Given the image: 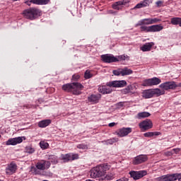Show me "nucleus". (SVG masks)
<instances>
[{
    "mask_svg": "<svg viewBox=\"0 0 181 181\" xmlns=\"http://www.w3.org/2000/svg\"><path fill=\"white\" fill-rule=\"evenodd\" d=\"M0 138H1V135H0Z\"/></svg>",
    "mask_w": 181,
    "mask_h": 181,
    "instance_id": "nucleus-49",
    "label": "nucleus"
},
{
    "mask_svg": "<svg viewBox=\"0 0 181 181\" xmlns=\"http://www.w3.org/2000/svg\"><path fill=\"white\" fill-rule=\"evenodd\" d=\"M163 30V26L161 25H150V32H160Z\"/></svg>",
    "mask_w": 181,
    "mask_h": 181,
    "instance_id": "nucleus-25",
    "label": "nucleus"
},
{
    "mask_svg": "<svg viewBox=\"0 0 181 181\" xmlns=\"http://www.w3.org/2000/svg\"><path fill=\"white\" fill-rule=\"evenodd\" d=\"M80 79V75L75 74L73 75L71 81H77L78 80Z\"/></svg>",
    "mask_w": 181,
    "mask_h": 181,
    "instance_id": "nucleus-39",
    "label": "nucleus"
},
{
    "mask_svg": "<svg viewBox=\"0 0 181 181\" xmlns=\"http://www.w3.org/2000/svg\"><path fill=\"white\" fill-rule=\"evenodd\" d=\"M181 181V173H174L173 174V181Z\"/></svg>",
    "mask_w": 181,
    "mask_h": 181,
    "instance_id": "nucleus-32",
    "label": "nucleus"
},
{
    "mask_svg": "<svg viewBox=\"0 0 181 181\" xmlns=\"http://www.w3.org/2000/svg\"><path fill=\"white\" fill-rule=\"evenodd\" d=\"M181 18L174 17L171 18L172 25H180Z\"/></svg>",
    "mask_w": 181,
    "mask_h": 181,
    "instance_id": "nucleus-30",
    "label": "nucleus"
},
{
    "mask_svg": "<svg viewBox=\"0 0 181 181\" xmlns=\"http://www.w3.org/2000/svg\"><path fill=\"white\" fill-rule=\"evenodd\" d=\"M25 151L27 153H33L35 152V148H33L32 146H27L25 148Z\"/></svg>",
    "mask_w": 181,
    "mask_h": 181,
    "instance_id": "nucleus-33",
    "label": "nucleus"
},
{
    "mask_svg": "<svg viewBox=\"0 0 181 181\" xmlns=\"http://www.w3.org/2000/svg\"><path fill=\"white\" fill-rule=\"evenodd\" d=\"M148 117H151V113L148 112H141L137 115V118L139 119H142V118H148Z\"/></svg>",
    "mask_w": 181,
    "mask_h": 181,
    "instance_id": "nucleus-29",
    "label": "nucleus"
},
{
    "mask_svg": "<svg viewBox=\"0 0 181 181\" xmlns=\"http://www.w3.org/2000/svg\"><path fill=\"white\" fill-rule=\"evenodd\" d=\"M32 2L35 5H47L50 0H33Z\"/></svg>",
    "mask_w": 181,
    "mask_h": 181,
    "instance_id": "nucleus-28",
    "label": "nucleus"
},
{
    "mask_svg": "<svg viewBox=\"0 0 181 181\" xmlns=\"http://www.w3.org/2000/svg\"><path fill=\"white\" fill-rule=\"evenodd\" d=\"M0 181H2V180H0Z\"/></svg>",
    "mask_w": 181,
    "mask_h": 181,
    "instance_id": "nucleus-50",
    "label": "nucleus"
},
{
    "mask_svg": "<svg viewBox=\"0 0 181 181\" xmlns=\"http://www.w3.org/2000/svg\"><path fill=\"white\" fill-rule=\"evenodd\" d=\"M148 160V156L146 155H139L135 157L133 160V165H141Z\"/></svg>",
    "mask_w": 181,
    "mask_h": 181,
    "instance_id": "nucleus-16",
    "label": "nucleus"
},
{
    "mask_svg": "<svg viewBox=\"0 0 181 181\" xmlns=\"http://www.w3.org/2000/svg\"><path fill=\"white\" fill-rule=\"evenodd\" d=\"M132 132V129L131 127H123L122 129H119L116 134L117 136H120V138H122L124 136H127L129 134H131Z\"/></svg>",
    "mask_w": 181,
    "mask_h": 181,
    "instance_id": "nucleus-15",
    "label": "nucleus"
},
{
    "mask_svg": "<svg viewBox=\"0 0 181 181\" xmlns=\"http://www.w3.org/2000/svg\"><path fill=\"white\" fill-rule=\"evenodd\" d=\"M139 128L141 129H144V131H147V129H151L152 127H153V124L151 119H146L143 122H140L139 124Z\"/></svg>",
    "mask_w": 181,
    "mask_h": 181,
    "instance_id": "nucleus-12",
    "label": "nucleus"
},
{
    "mask_svg": "<svg viewBox=\"0 0 181 181\" xmlns=\"http://www.w3.org/2000/svg\"><path fill=\"white\" fill-rule=\"evenodd\" d=\"M62 159L66 163V162H70L71 160H76L78 159V154L67 153L62 156Z\"/></svg>",
    "mask_w": 181,
    "mask_h": 181,
    "instance_id": "nucleus-17",
    "label": "nucleus"
},
{
    "mask_svg": "<svg viewBox=\"0 0 181 181\" xmlns=\"http://www.w3.org/2000/svg\"><path fill=\"white\" fill-rule=\"evenodd\" d=\"M109 170L110 165L107 163H104L96 166L90 170V177L93 179H96V177H102V176H105L107 170Z\"/></svg>",
    "mask_w": 181,
    "mask_h": 181,
    "instance_id": "nucleus-3",
    "label": "nucleus"
},
{
    "mask_svg": "<svg viewBox=\"0 0 181 181\" xmlns=\"http://www.w3.org/2000/svg\"><path fill=\"white\" fill-rule=\"evenodd\" d=\"M17 170L18 165H16V163H15V162L12 161L10 164L7 165V168H6V174L8 175H13V173H16Z\"/></svg>",
    "mask_w": 181,
    "mask_h": 181,
    "instance_id": "nucleus-13",
    "label": "nucleus"
},
{
    "mask_svg": "<svg viewBox=\"0 0 181 181\" xmlns=\"http://www.w3.org/2000/svg\"><path fill=\"white\" fill-rule=\"evenodd\" d=\"M165 156H172V155H173V152H172V151H166L165 153Z\"/></svg>",
    "mask_w": 181,
    "mask_h": 181,
    "instance_id": "nucleus-42",
    "label": "nucleus"
},
{
    "mask_svg": "<svg viewBox=\"0 0 181 181\" xmlns=\"http://www.w3.org/2000/svg\"><path fill=\"white\" fill-rule=\"evenodd\" d=\"M153 45H155L153 42H147L140 47V50L142 52H150Z\"/></svg>",
    "mask_w": 181,
    "mask_h": 181,
    "instance_id": "nucleus-22",
    "label": "nucleus"
},
{
    "mask_svg": "<svg viewBox=\"0 0 181 181\" xmlns=\"http://www.w3.org/2000/svg\"><path fill=\"white\" fill-rule=\"evenodd\" d=\"M127 4H129V1L122 0L115 2L112 4V6L113 9H116V11H119V9H122V5L125 6Z\"/></svg>",
    "mask_w": 181,
    "mask_h": 181,
    "instance_id": "nucleus-19",
    "label": "nucleus"
},
{
    "mask_svg": "<svg viewBox=\"0 0 181 181\" xmlns=\"http://www.w3.org/2000/svg\"><path fill=\"white\" fill-rule=\"evenodd\" d=\"M115 125H117V123L115 122H112L109 124V127H115Z\"/></svg>",
    "mask_w": 181,
    "mask_h": 181,
    "instance_id": "nucleus-45",
    "label": "nucleus"
},
{
    "mask_svg": "<svg viewBox=\"0 0 181 181\" xmlns=\"http://www.w3.org/2000/svg\"><path fill=\"white\" fill-rule=\"evenodd\" d=\"M173 152H175V153H176V155H177V153H179V152H180V148H174L173 149Z\"/></svg>",
    "mask_w": 181,
    "mask_h": 181,
    "instance_id": "nucleus-44",
    "label": "nucleus"
},
{
    "mask_svg": "<svg viewBox=\"0 0 181 181\" xmlns=\"http://www.w3.org/2000/svg\"><path fill=\"white\" fill-rule=\"evenodd\" d=\"M147 173L146 170L130 171L129 173L134 180H139V179L144 177V176H146Z\"/></svg>",
    "mask_w": 181,
    "mask_h": 181,
    "instance_id": "nucleus-10",
    "label": "nucleus"
},
{
    "mask_svg": "<svg viewBox=\"0 0 181 181\" xmlns=\"http://www.w3.org/2000/svg\"><path fill=\"white\" fill-rule=\"evenodd\" d=\"M160 83L161 81L159 78L154 77L144 80L142 83V86L144 87H149L152 86H158V84H160Z\"/></svg>",
    "mask_w": 181,
    "mask_h": 181,
    "instance_id": "nucleus-7",
    "label": "nucleus"
},
{
    "mask_svg": "<svg viewBox=\"0 0 181 181\" xmlns=\"http://www.w3.org/2000/svg\"><path fill=\"white\" fill-rule=\"evenodd\" d=\"M156 181H173V174H167L156 178Z\"/></svg>",
    "mask_w": 181,
    "mask_h": 181,
    "instance_id": "nucleus-21",
    "label": "nucleus"
},
{
    "mask_svg": "<svg viewBox=\"0 0 181 181\" xmlns=\"http://www.w3.org/2000/svg\"><path fill=\"white\" fill-rule=\"evenodd\" d=\"M40 148H42V149H47V148L49 147V144L45 143V141H41L40 143Z\"/></svg>",
    "mask_w": 181,
    "mask_h": 181,
    "instance_id": "nucleus-35",
    "label": "nucleus"
},
{
    "mask_svg": "<svg viewBox=\"0 0 181 181\" xmlns=\"http://www.w3.org/2000/svg\"><path fill=\"white\" fill-rule=\"evenodd\" d=\"M51 165L50 161L42 160L36 163L35 167H31V172L34 175H40V171L39 170H46L50 168Z\"/></svg>",
    "mask_w": 181,
    "mask_h": 181,
    "instance_id": "nucleus-4",
    "label": "nucleus"
},
{
    "mask_svg": "<svg viewBox=\"0 0 181 181\" xmlns=\"http://www.w3.org/2000/svg\"><path fill=\"white\" fill-rule=\"evenodd\" d=\"M40 9L37 8H30L25 9L23 12V15L25 19H30V21H33V19H36L39 15H40Z\"/></svg>",
    "mask_w": 181,
    "mask_h": 181,
    "instance_id": "nucleus-5",
    "label": "nucleus"
},
{
    "mask_svg": "<svg viewBox=\"0 0 181 181\" xmlns=\"http://www.w3.org/2000/svg\"><path fill=\"white\" fill-rule=\"evenodd\" d=\"M84 86L78 82L66 83L62 86V90L66 93H71L74 95H80L83 91Z\"/></svg>",
    "mask_w": 181,
    "mask_h": 181,
    "instance_id": "nucleus-2",
    "label": "nucleus"
},
{
    "mask_svg": "<svg viewBox=\"0 0 181 181\" xmlns=\"http://www.w3.org/2000/svg\"><path fill=\"white\" fill-rule=\"evenodd\" d=\"M50 124H52L51 119H45L38 122V127L40 128H46V127H49Z\"/></svg>",
    "mask_w": 181,
    "mask_h": 181,
    "instance_id": "nucleus-24",
    "label": "nucleus"
},
{
    "mask_svg": "<svg viewBox=\"0 0 181 181\" xmlns=\"http://www.w3.org/2000/svg\"><path fill=\"white\" fill-rule=\"evenodd\" d=\"M158 135H160V132H148L144 134V136L146 138H151L152 136H158Z\"/></svg>",
    "mask_w": 181,
    "mask_h": 181,
    "instance_id": "nucleus-26",
    "label": "nucleus"
},
{
    "mask_svg": "<svg viewBox=\"0 0 181 181\" xmlns=\"http://www.w3.org/2000/svg\"><path fill=\"white\" fill-rule=\"evenodd\" d=\"M149 6V0H144V1L138 4L135 8L136 9H139L140 8H145V6Z\"/></svg>",
    "mask_w": 181,
    "mask_h": 181,
    "instance_id": "nucleus-27",
    "label": "nucleus"
},
{
    "mask_svg": "<svg viewBox=\"0 0 181 181\" xmlns=\"http://www.w3.org/2000/svg\"><path fill=\"white\" fill-rule=\"evenodd\" d=\"M135 90H136V87L134 85H129L126 88L122 90V94H129V93H132Z\"/></svg>",
    "mask_w": 181,
    "mask_h": 181,
    "instance_id": "nucleus-23",
    "label": "nucleus"
},
{
    "mask_svg": "<svg viewBox=\"0 0 181 181\" xmlns=\"http://www.w3.org/2000/svg\"><path fill=\"white\" fill-rule=\"evenodd\" d=\"M140 29H141V32H145L146 33L151 32V26L148 27L143 25L140 27Z\"/></svg>",
    "mask_w": 181,
    "mask_h": 181,
    "instance_id": "nucleus-31",
    "label": "nucleus"
},
{
    "mask_svg": "<svg viewBox=\"0 0 181 181\" xmlns=\"http://www.w3.org/2000/svg\"><path fill=\"white\" fill-rule=\"evenodd\" d=\"M112 179H114V175L112 173L107 174L105 177V180H112Z\"/></svg>",
    "mask_w": 181,
    "mask_h": 181,
    "instance_id": "nucleus-38",
    "label": "nucleus"
},
{
    "mask_svg": "<svg viewBox=\"0 0 181 181\" xmlns=\"http://www.w3.org/2000/svg\"><path fill=\"white\" fill-rule=\"evenodd\" d=\"M125 86H127L126 81H112L107 82L106 86H100L98 90L99 93H101L102 94H110L112 93V88H111L112 87L117 88L125 87Z\"/></svg>",
    "mask_w": 181,
    "mask_h": 181,
    "instance_id": "nucleus-1",
    "label": "nucleus"
},
{
    "mask_svg": "<svg viewBox=\"0 0 181 181\" xmlns=\"http://www.w3.org/2000/svg\"><path fill=\"white\" fill-rule=\"evenodd\" d=\"M25 107H26V108H30V107H28L27 105H25Z\"/></svg>",
    "mask_w": 181,
    "mask_h": 181,
    "instance_id": "nucleus-47",
    "label": "nucleus"
},
{
    "mask_svg": "<svg viewBox=\"0 0 181 181\" xmlns=\"http://www.w3.org/2000/svg\"><path fill=\"white\" fill-rule=\"evenodd\" d=\"M77 148H78V149H87V145H86V144H78V146H77Z\"/></svg>",
    "mask_w": 181,
    "mask_h": 181,
    "instance_id": "nucleus-40",
    "label": "nucleus"
},
{
    "mask_svg": "<svg viewBox=\"0 0 181 181\" xmlns=\"http://www.w3.org/2000/svg\"><path fill=\"white\" fill-rule=\"evenodd\" d=\"M132 69L128 67H124L123 69H119L117 70L113 71V74L115 76H129V74H132Z\"/></svg>",
    "mask_w": 181,
    "mask_h": 181,
    "instance_id": "nucleus-9",
    "label": "nucleus"
},
{
    "mask_svg": "<svg viewBox=\"0 0 181 181\" xmlns=\"http://www.w3.org/2000/svg\"><path fill=\"white\" fill-rule=\"evenodd\" d=\"M49 160H51L52 163H54V165H56L57 163V157L56 156H49Z\"/></svg>",
    "mask_w": 181,
    "mask_h": 181,
    "instance_id": "nucleus-34",
    "label": "nucleus"
},
{
    "mask_svg": "<svg viewBox=\"0 0 181 181\" xmlns=\"http://www.w3.org/2000/svg\"><path fill=\"white\" fill-rule=\"evenodd\" d=\"M117 62H122V60H125L126 59H128V56L127 55H120L117 57Z\"/></svg>",
    "mask_w": 181,
    "mask_h": 181,
    "instance_id": "nucleus-37",
    "label": "nucleus"
},
{
    "mask_svg": "<svg viewBox=\"0 0 181 181\" xmlns=\"http://www.w3.org/2000/svg\"><path fill=\"white\" fill-rule=\"evenodd\" d=\"M116 107L117 108L119 109V108H122V107H124V102H119L117 104H116Z\"/></svg>",
    "mask_w": 181,
    "mask_h": 181,
    "instance_id": "nucleus-41",
    "label": "nucleus"
},
{
    "mask_svg": "<svg viewBox=\"0 0 181 181\" xmlns=\"http://www.w3.org/2000/svg\"><path fill=\"white\" fill-rule=\"evenodd\" d=\"M33 1V0L26 1L25 2V4L26 5H28V6H30L31 4H33V1Z\"/></svg>",
    "mask_w": 181,
    "mask_h": 181,
    "instance_id": "nucleus-43",
    "label": "nucleus"
},
{
    "mask_svg": "<svg viewBox=\"0 0 181 181\" xmlns=\"http://www.w3.org/2000/svg\"><path fill=\"white\" fill-rule=\"evenodd\" d=\"M162 4H163L162 1H158L156 2L157 6H162Z\"/></svg>",
    "mask_w": 181,
    "mask_h": 181,
    "instance_id": "nucleus-46",
    "label": "nucleus"
},
{
    "mask_svg": "<svg viewBox=\"0 0 181 181\" xmlns=\"http://www.w3.org/2000/svg\"><path fill=\"white\" fill-rule=\"evenodd\" d=\"M180 28H181V20H180Z\"/></svg>",
    "mask_w": 181,
    "mask_h": 181,
    "instance_id": "nucleus-48",
    "label": "nucleus"
},
{
    "mask_svg": "<svg viewBox=\"0 0 181 181\" xmlns=\"http://www.w3.org/2000/svg\"><path fill=\"white\" fill-rule=\"evenodd\" d=\"M23 139H25V137H16L13 139H9L6 143V145L9 146V145H18V144H22L23 142Z\"/></svg>",
    "mask_w": 181,
    "mask_h": 181,
    "instance_id": "nucleus-18",
    "label": "nucleus"
},
{
    "mask_svg": "<svg viewBox=\"0 0 181 181\" xmlns=\"http://www.w3.org/2000/svg\"><path fill=\"white\" fill-rule=\"evenodd\" d=\"M160 22V18H144L139 21L136 26H142L143 25H153L154 23H159Z\"/></svg>",
    "mask_w": 181,
    "mask_h": 181,
    "instance_id": "nucleus-8",
    "label": "nucleus"
},
{
    "mask_svg": "<svg viewBox=\"0 0 181 181\" xmlns=\"http://www.w3.org/2000/svg\"><path fill=\"white\" fill-rule=\"evenodd\" d=\"M84 77L86 79L91 78V77H93V74H91V73H90V71L87 70L85 72Z\"/></svg>",
    "mask_w": 181,
    "mask_h": 181,
    "instance_id": "nucleus-36",
    "label": "nucleus"
},
{
    "mask_svg": "<svg viewBox=\"0 0 181 181\" xmlns=\"http://www.w3.org/2000/svg\"><path fill=\"white\" fill-rule=\"evenodd\" d=\"M101 59L104 63H117L118 62V58L114 55L103 54L101 56Z\"/></svg>",
    "mask_w": 181,
    "mask_h": 181,
    "instance_id": "nucleus-14",
    "label": "nucleus"
},
{
    "mask_svg": "<svg viewBox=\"0 0 181 181\" xmlns=\"http://www.w3.org/2000/svg\"><path fill=\"white\" fill-rule=\"evenodd\" d=\"M177 87H179V86H177L175 81H168L160 85V88L166 90H175Z\"/></svg>",
    "mask_w": 181,
    "mask_h": 181,
    "instance_id": "nucleus-11",
    "label": "nucleus"
},
{
    "mask_svg": "<svg viewBox=\"0 0 181 181\" xmlns=\"http://www.w3.org/2000/svg\"><path fill=\"white\" fill-rule=\"evenodd\" d=\"M163 94H165V90H162L159 88L146 90L143 92V98H152L153 95H156V97H159L160 95H163Z\"/></svg>",
    "mask_w": 181,
    "mask_h": 181,
    "instance_id": "nucleus-6",
    "label": "nucleus"
},
{
    "mask_svg": "<svg viewBox=\"0 0 181 181\" xmlns=\"http://www.w3.org/2000/svg\"><path fill=\"white\" fill-rule=\"evenodd\" d=\"M101 98V95H91L89 97H88V101L89 103H92L93 104H97L100 101V99Z\"/></svg>",
    "mask_w": 181,
    "mask_h": 181,
    "instance_id": "nucleus-20",
    "label": "nucleus"
}]
</instances>
